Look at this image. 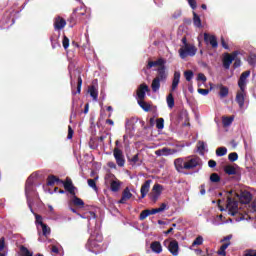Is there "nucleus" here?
<instances>
[{
    "label": "nucleus",
    "mask_w": 256,
    "mask_h": 256,
    "mask_svg": "<svg viewBox=\"0 0 256 256\" xmlns=\"http://www.w3.org/2000/svg\"><path fill=\"white\" fill-rule=\"evenodd\" d=\"M174 166L178 173L185 174L183 171H193V169L201 167V158L199 156L177 158L174 160Z\"/></svg>",
    "instance_id": "nucleus-1"
},
{
    "label": "nucleus",
    "mask_w": 256,
    "mask_h": 256,
    "mask_svg": "<svg viewBox=\"0 0 256 256\" xmlns=\"http://www.w3.org/2000/svg\"><path fill=\"white\" fill-rule=\"evenodd\" d=\"M102 243L103 234L97 231L90 235V238L88 239L86 244V248L89 249L91 253H95V255H97L103 251Z\"/></svg>",
    "instance_id": "nucleus-2"
},
{
    "label": "nucleus",
    "mask_w": 256,
    "mask_h": 256,
    "mask_svg": "<svg viewBox=\"0 0 256 256\" xmlns=\"http://www.w3.org/2000/svg\"><path fill=\"white\" fill-rule=\"evenodd\" d=\"M167 81V72L165 71V68H158L157 69V75L152 80L151 89L153 93H157L159 89H161V82L165 83Z\"/></svg>",
    "instance_id": "nucleus-3"
},
{
    "label": "nucleus",
    "mask_w": 256,
    "mask_h": 256,
    "mask_svg": "<svg viewBox=\"0 0 256 256\" xmlns=\"http://www.w3.org/2000/svg\"><path fill=\"white\" fill-rule=\"evenodd\" d=\"M178 53L181 59H186V57H195L197 53V48L193 44H188L181 47Z\"/></svg>",
    "instance_id": "nucleus-4"
},
{
    "label": "nucleus",
    "mask_w": 256,
    "mask_h": 256,
    "mask_svg": "<svg viewBox=\"0 0 256 256\" xmlns=\"http://www.w3.org/2000/svg\"><path fill=\"white\" fill-rule=\"evenodd\" d=\"M229 215H232V217H235L237 213H239V202L237 200H234L231 198V196L227 197V205Z\"/></svg>",
    "instance_id": "nucleus-5"
},
{
    "label": "nucleus",
    "mask_w": 256,
    "mask_h": 256,
    "mask_svg": "<svg viewBox=\"0 0 256 256\" xmlns=\"http://www.w3.org/2000/svg\"><path fill=\"white\" fill-rule=\"evenodd\" d=\"M233 239V234H229L225 236L220 243H223L220 249L218 250L217 254L221 256H227V248L231 245V240Z\"/></svg>",
    "instance_id": "nucleus-6"
},
{
    "label": "nucleus",
    "mask_w": 256,
    "mask_h": 256,
    "mask_svg": "<svg viewBox=\"0 0 256 256\" xmlns=\"http://www.w3.org/2000/svg\"><path fill=\"white\" fill-rule=\"evenodd\" d=\"M113 157L118 167H125L126 161H125V154H123V150H121L119 147H115L113 149Z\"/></svg>",
    "instance_id": "nucleus-7"
},
{
    "label": "nucleus",
    "mask_w": 256,
    "mask_h": 256,
    "mask_svg": "<svg viewBox=\"0 0 256 256\" xmlns=\"http://www.w3.org/2000/svg\"><path fill=\"white\" fill-rule=\"evenodd\" d=\"M36 225H40L42 227V235L44 237H49L51 235V228L48 227L47 224L43 223V217L39 214H35Z\"/></svg>",
    "instance_id": "nucleus-8"
},
{
    "label": "nucleus",
    "mask_w": 256,
    "mask_h": 256,
    "mask_svg": "<svg viewBox=\"0 0 256 256\" xmlns=\"http://www.w3.org/2000/svg\"><path fill=\"white\" fill-rule=\"evenodd\" d=\"M149 91L151 90L149 89V86L147 84H140L136 90L138 101L145 100V97H147L146 93H149Z\"/></svg>",
    "instance_id": "nucleus-9"
},
{
    "label": "nucleus",
    "mask_w": 256,
    "mask_h": 256,
    "mask_svg": "<svg viewBox=\"0 0 256 256\" xmlns=\"http://www.w3.org/2000/svg\"><path fill=\"white\" fill-rule=\"evenodd\" d=\"M204 43H206V45H211L212 49H217V47H219V42H217V37L207 32L204 33Z\"/></svg>",
    "instance_id": "nucleus-10"
},
{
    "label": "nucleus",
    "mask_w": 256,
    "mask_h": 256,
    "mask_svg": "<svg viewBox=\"0 0 256 256\" xmlns=\"http://www.w3.org/2000/svg\"><path fill=\"white\" fill-rule=\"evenodd\" d=\"M236 197H238L240 203L244 205H248L253 199V195L249 191H242L240 194H236Z\"/></svg>",
    "instance_id": "nucleus-11"
},
{
    "label": "nucleus",
    "mask_w": 256,
    "mask_h": 256,
    "mask_svg": "<svg viewBox=\"0 0 256 256\" xmlns=\"http://www.w3.org/2000/svg\"><path fill=\"white\" fill-rule=\"evenodd\" d=\"M250 75H251V71L249 70L244 71L240 75V78L238 80V87L240 89H245V87H247V79L249 78Z\"/></svg>",
    "instance_id": "nucleus-12"
},
{
    "label": "nucleus",
    "mask_w": 256,
    "mask_h": 256,
    "mask_svg": "<svg viewBox=\"0 0 256 256\" xmlns=\"http://www.w3.org/2000/svg\"><path fill=\"white\" fill-rule=\"evenodd\" d=\"M60 184H62L64 186L65 191H68V193H70V195H75V187L73 185V181L71 180V178H67L66 181L60 182Z\"/></svg>",
    "instance_id": "nucleus-13"
},
{
    "label": "nucleus",
    "mask_w": 256,
    "mask_h": 256,
    "mask_svg": "<svg viewBox=\"0 0 256 256\" xmlns=\"http://www.w3.org/2000/svg\"><path fill=\"white\" fill-rule=\"evenodd\" d=\"M237 54H226L222 60L224 69H229Z\"/></svg>",
    "instance_id": "nucleus-14"
},
{
    "label": "nucleus",
    "mask_w": 256,
    "mask_h": 256,
    "mask_svg": "<svg viewBox=\"0 0 256 256\" xmlns=\"http://www.w3.org/2000/svg\"><path fill=\"white\" fill-rule=\"evenodd\" d=\"M245 89H240L236 94V103L239 105L240 109L245 107Z\"/></svg>",
    "instance_id": "nucleus-15"
},
{
    "label": "nucleus",
    "mask_w": 256,
    "mask_h": 256,
    "mask_svg": "<svg viewBox=\"0 0 256 256\" xmlns=\"http://www.w3.org/2000/svg\"><path fill=\"white\" fill-rule=\"evenodd\" d=\"M65 25H67V21L63 17L57 16L54 19V29H56V31H61V29H65Z\"/></svg>",
    "instance_id": "nucleus-16"
},
{
    "label": "nucleus",
    "mask_w": 256,
    "mask_h": 256,
    "mask_svg": "<svg viewBox=\"0 0 256 256\" xmlns=\"http://www.w3.org/2000/svg\"><path fill=\"white\" fill-rule=\"evenodd\" d=\"M147 69H151L153 67H158V69H164L165 71V60L163 58H159L158 60L156 61H149L148 64H147Z\"/></svg>",
    "instance_id": "nucleus-17"
},
{
    "label": "nucleus",
    "mask_w": 256,
    "mask_h": 256,
    "mask_svg": "<svg viewBox=\"0 0 256 256\" xmlns=\"http://www.w3.org/2000/svg\"><path fill=\"white\" fill-rule=\"evenodd\" d=\"M151 183H153L152 180H146L140 189V193H141V198L145 199V197H147V193H149V189H151Z\"/></svg>",
    "instance_id": "nucleus-18"
},
{
    "label": "nucleus",
    "mask_w": 256,
    "mask_h": 256,
    "mask_svg": "<svg viewBox=\"0 0 256 256\" xmlns=\"http://www.w3.org/2000/svg\"><path fill=\"white\" fill-rule=\"evenodd\" d=\"M168 250L173 256L179 255V242H177V240L170 241Z\"/></svg>",
    "instance_id": "nucleus-19"
},
{
    "label": "nucleus",
    "mask_w": 256,
    "mask_h": 256,
    "mask_svg": "<svg viewBox=\"0 0 256 256\" xmlns=\"http://www.w3.org/2000/svg\"><path fill=\"white\" fill-rule=\"evenodd\" d=\"M73 13L79 18V17H85L87 15V6L85 4L80 3V5L73 10Z\"/></svg>",
    "instance_id": "nucleus-20"
},
{
    "label": "nucleus",
    "mask_w": 256,
    "mask_h": 256,
    "mask_svg": "<svg viewBox=\"0 0 256 256\" xmlns=\"http://www.w3.org/2000/svg\"><path fill=\"white\" fill-rule=\"evenodd\" d=\"M180 81H181V72L175 71L172 79L171 91H176L177 87H179Z\"/></svg>",
    "instance_id": "nucleus-21"
},
{
    "label": "nucleus",
    "mask_w": 256,
    "mask_h": 256,
    "mask_svg": "<svg viewBox=\"0 0 256 256\" xmlns=\"http://www.w3.org/2000/svg\"><path fill=\"white\" fill-rule=\"evenodd\" d=\"M131 197H133V194L131 193V191L129 190V188H125L122 192V197L121 199L118 201V203L125 205V203H127V201H129V199H131Z\"/></svg>",
    "instance_id": "nucleus-22"
},
{
    "label": "nucleus",
    "mask_w": 256,
    "mask_h": 256,
    "mask_svg": "<svg viewBox=\"0 0 256 256\" xmlns=\"http://www.w3.org/2000/svg\"><path fill=\"white\" fill-rule=\"evenodd\" d=\"M150 249L153 253H156V255L163 253V246L161 245V242H159V241H153L150 244Z\"/></svg>",
    "instance_id": "nucleus-23"
},
{
    "label": "nucleus",
    "mask_w": 256,
    "mask_h": 256,
    "mask_svg": "<svg viewBox=\"0 0 256 256\" xmlns=\"http://www.w3.org/2000/svg\"><path fill=\"white\" fill-rule=\"evenodd\" d=\"M55 183L57 185H61V183H63V180L59 179V177H57L55 175L48 176V178H47L48 187H53V185H55Z\"/></svg>",
    "instance_id": "nucleus-24"
},
{
    "label": "nucleus",
    "mask_w": 256,
    "mask_h": 256,
    "mask_svg": "<svg viewBox=\"0 0 256 256\" xmlns=\"http://www.w3.org/2000/svg\"><path fill=\"white\" fill-rule=\"evenodd\" d=\"M173 153H175V150H171L167 147L155 151V155H157V157H161L163 155H173Z\"/></svg>",
    "instance_id": "nucleus-25"
},
{
    "label": "nucleus",
    "mask_w": 256,
    "mask_h": 256,
    "mask_svg": "<svg viewBox=\"0 0 256 256\" xmlns=\"http://www.w3.org/2000/svg\"><path fill=\"white\" fill-rule=\"evenodd\" d=\"M52 49H57L58 47H61V44L59 43V34H52L50 37Z\"/></svg>",
    "instance_id": "nucleus-26"
},
{
    "label": "nucleus",
    "mask_w": 256,
    "mask_h": 256,
    "mask_svg": "<svg viewBox=\"0 0 256 256\" xmlns=\"http://www.w3.org/2000/svg\"><path fill=\"white\" fill-rule=\"evenodd\" d=\"M88 91L90 93V97H92L94 101H97L99 97V90H97V87H95V85H91L89 86Z\"/></svg>",
    "instance_id": "nucleus-27"
},
{
    "label": "nucleus",
    "mask_w": 256,
    "mask_h": 256,
    "mask_svg": "<svg viewBox=\"0 0 256 256\" xmlns=\"http://www.w3.org/2000/svg\"><path fill=\"white\" fill-rule=\"evenodd\" d=\"M72 203L75 205V207H80L81 209L82 207H85V202H83V199L77 197L75 194L73 195Z\"/></svg>",
    "instance_id": "nucleus-28"
},
{
    "label": "nucleus",
    "mask_w": 256,
    "mask_h": 256,
    "mask_svg": "<svg viewBox=\"0 0 256 256\" xmlns=\"http://www.w3.org/2000/svg\"><path fill=\"white\" fill-rule=\"evenodd\" d=\"M138 105L141 107V109H143V111H145L146 113H148V111H151V104L145 102V100H138Z\"/></svg>",
    "instance_id": "nucleus-29"
},
{
    "label": "nucleus",
    "mask_w": 256,
    "mask_h": 256,
    "mask_svg": "<svg viewBox=\"0 0 256 256\" xmlns=\"http://www.w3.org/2000/svg\"><path fill=\"white\" fill-rule=\"evenodd\" d=\"M110 189L113 191V193H117L121 189V182L113 180L110 183Z\"/></svg>",
    "instance_id": "nucleus-30"
},
{
    "label": "nucleus",
    "mask_w": 256,
    "mask_h": 256,
    "mask_svg": "<svg viewBox=\"0 0 256 256\" xmlns=\"http://www.w3.org/2000/svg\"><path fill=\"white\" fill-rule=\"evenodd\" d=\"M224 171L226 175H237V169H235L233 165L225 166Z\"/></svg>",
    "instance_id": "nucleus-31"
},
{
    "label": "nucleus",
    "mask_w": 256,
    "mask_h": 256,
    "mask_svg": "<svg viewBox=\"0 0 256 256\" xmlns=\"http://www.w3.org/2000/svg\"><path fill=\"white\" fill-rule=\"evenodd\" d=\"M166 102L169 109H173V107H175V98L173 97V93L168 94Z\"/></svg>",
    "instance_id": "nucleus-32"
},
{
    "label": "nucleus",
    "mask_w": 256,
    "mask_h": 256,
    "mask_svg": "<svg viewBox=\"0 0 256 256\" xmlns=\"http://www.w3.org/2000/svg\"><path fill=\"white\" fill-rule=\"evenodd\" d=\"M99 179V176H96L94 179H88L87 183L93 189L94 191H98L97 188V180Z\"/></svg>",
    "instance_id": "nucleus-33"
},
{
    "label": "nucleus",
    "mask_w": 256,
    "mask_h": 256,
    "mask_svg": "<svg viewBox=\"0 0 256 256\" xmlns=\"http://www.w3.org/2000/svg\"><path fill=\"white\" fill-rule=\"evenodd\" d=\"M193 23L195 27L201 28V17L198 16L197 12H193Z\"/></svg>",
    "instance_id": "nucleus-34"
},
{
    "label": "nucleus",
    "mask_w": 256,
    "mask_h": 256,
    "mask_svg": "<svg viewBox=\"0 0 256 256\" xmlns=\"http://www.w3.org/2000/svg\"><path fill=\"white\" fill-rule=\"evenodd\" d=\"M227 95H229V88H227V86L221 85L219 96L223 99V98L227 97Z\"/></svg>",
    "instance_id": "nucleus-35"
},
{
    "label": "nucleus",
    "mask_w": 256,
    "mask_h": 256,
    "mask_svg": "<svg viewBox=\"0 0 256 256\" xmlns=\"http://www.w3.org/2000/svg\"><path fill=\"white\" fill-rule=\"evenodd\" d=\"M77 19L78 16H76L75 13L72 12L71 16L68 18V23H70V27H75V25H77Z\"/></svg>",
    "instance_id": "nucleus-36"
},
{
    "label": "nucleus",
    "mask_w": 256,
    "mask_h": 256,
    "mask_svg": "<svg viewBox=\"0 0 256 256\" xmlns=\"http://www.w3.org/2000/svg\"><path fill=\"white\" fill-rule=\"evenodd\" d=\"M33 189V181H31V178H28L25 184V193L28 195L30 191Z\"/></svg>",
    "instance_id": "nucleus-37"
},
{
    "label": "nucleus",
    "mask_w": 256,
    "mask_h": 256,
    "mask_svg": "<svg viewBox=\"0 0 256 256\" xmlns=\"http://www.w3.org/2000/svg\"><path fill=\"white\" fill-rule=\"evenodd\" d=\"M152 192L161 196V193H163V185L154 184V186L152 188Z\"/></svg>",
    "instance_id": "nucleus-38"
},
{
    "label": "nucleus",
    "mask_w": 256,
    "mask_h": 256,
    "mask_svg": "<svg viewBox=\"0 0 256 256\" xmlns=\"http://www.w3.org/2000/svg\"><path fill=\"white\" fill-rule=\"evenodd\" d=\"M197 149H198L199 155H205V142L199 141L197 143Z\"/></svg>",
    "instance_id": "nucleus-39"
},
{
    "label": "nucleus",
    "mask_w": 256,
    "mask_h": 256,
    "mask_svg": "<svg viewBox=\"0 0 256 256\" xmlns=\"http://www.w3.org/2000/svg\"><path fill=\"white\" fill-rule=\"evenodd\" d=\"M83 85V79L81 78V75L79 74L78 75V78H77V90L76 92L74 93V95H77V93H81V87Z\"/></svg>",
    "instance_id": "nucleus-40"
},
{
    "label": "nucleus",
    "mask_w": 256,
    "mask_h": 256,
    "mask_svg": "<svg viewBox=\"0 0 256 256\" xmlns=\"http://www.w3.org/2000/svg\"><path fill=\"white\" fill-rule=\"evenodd\" d=\"M216 155H217V157H224V155H227V149L225 147L217 148Z\"/></svg>",
    "instance_id": "nucleus-41"
},
{
    "label": "nucleus",
    "mask_w": 256,
    "mask_h": 256,
    "mask_svg": "<svg viewBox=\"0 0 256 256\" xmlns=\"http://www.w3.org/2000/svg\"><path fill=\"white\" fill-rule=\"evenodd\" d=\"M194 75L195 74L193 73V70H186L184 72V77H185L186 81H188V82L193 80Z\"/></svg>",
    "instance_id": "nucleus-42"
},
{
    "label": "nucleus",
    "mask_w": 256,
    "mask_h": 256,
    "mask_svg": "<svg viewBox=\"0 0 256 256\" xmlns=\"http://www.w3.org/2000/svg\"><path fill=\"white\" fill-rule=\"evenodd\" d=\"M247 62L249 63V65H251V67H255V65H256V55L255 54H250L247 58Z\"/></svg>",
    "instance_id": "nucleus-43"
},
{
    "label": "nucleus",
    "mask_w": 256,
    "mask_h": 256,
    "mask_svg": "<svg viewBox=\"0 0 256 256\" xmlns=\"http://www.w3.org/2000/svg\"><path fill=\"white\" fill-rule=\"evenodd\" d=\"M149 215H151L149 209L143 210L139 215L140 221H145V219L148 218Z\"/></svg>",
    "instance_id": "nucleus-44"
},
{
    "label": "nucleus",
    "mask_w": 256,
    "mask_h": 256,
    "mask_svg": "<svg viewBox=\"0 0 256 256\" xmlns=\"http://www.w3.org/2000/svg\"><path fill=\"white\" fill-rule=\"evenodd\" d=\"M210 181L212 183H219V181H221V176H219V174H217V173H212L210 175Z\"/></svg>",
    "instance_id": "nucleus-45"
},
{
    "label": "nucleus",
    "mask_w": 256,
    "mask_h": 256,
    "mask_svg": "<svg viewBox=\"0 0 256 256\" xmlns=\"http://www.w3.org/2000/svg\"><path fill=\"white\" fill-rule=\"evenodd\" d=\"M165 127V119L163 118H158L156 120V128L157 129H163Z\"/></svg>",
    "instance_id": "nucleus-46"
},
{
    "label": "nucleus",
    "mask_w": 256,
    "mask_h": 256,
    "mask_svg": "<svg viewBox=\"0 0 256 256\" xmlns=\"http://www.w3.org/2000/svg\"><path fill=\"white\" fill-rule=\"evenodd\" d=\"M228 159L229 161H231L232 163H235V161H237V159H239V154H237V152H232L228 155Z\"/></svg>",
    "instance_id": "nucleus-47"
},
{
    "label": "nucleus",
    "mask_w": 256,
    "mask_h": 256,
    "mask_svg": "<svg viewBox=\"0 0 256 256\" xmlns=\"http://www.w3.org/2000/svg\"><path fill=\"white\" fill-rule=\"evenodd\" d=\"M20 251L23 253V256H33V252L29 251L25 246H21Z\"/></svg>",
    "instance_id": "nucleus-48"
},
{
    "label": "nucleus",
    "mask_w": 256,
    "mask_h": 256,
    "mask_svg": "<svg viewBox=\"0 0 256 256\" xmlns=\"http://www.w3.org/2000/svg\"><path fill=\"white\" fill-rule=\"evenodd\" d=\"M149 197H150V201L154 202V203H157V201L159 200V197H161L159 194L155 193V192H151L149 194Z\"/></svg>",
    "instance_id": "nucleus-49"
},
{
    "label": "nucleus",
    "mask_w": 256,
    "mask_h": 256,
    "mask_svg": "<svg viewBox=\"0 0 256 256\" xmlns=\"http://www.w3.org/2000/svg\"><path fill=\"white\" fill-rule=\"evenodd\" d=\"M195 245H203V236H198L192 243V247Z\"/></svg>",
    "instance_id": "nucleus-50"
},
{
    "label": "nucleus",
    "mask_w": 256,
    "mask_h": 256,
    "mask_svg": "<svg viewBox=\"0 0 256 256\" xmlns=\"http://www.w3.org/2000/svg\"><path fill=\"white\" fill-rule=\"evenodd\" d=\"M62 45H63L64 49H69V38L65 35L62 40Z\"/></svg>",
    "instance_id": "nucleus-51"
},
{
    "label": "nucleus",
    "mask_w": 256,
    "mask_h": 256,
    "mask_svg": "<svg viewBox=\"0 0 256 256\" xmlns=\"http://www.w3.org/2000/svg\"><path fill=\"white\" fill-rule=\"evenodd\" d=\"M197 80L202 81V83H206L207 82V76H205V74H203V73H198Z\"/></svg>",
    "instance_id": "nucleus-52"
},
{
    "label": "nucleus",
    "mask_w": 256,
    "mask_h": 256,
    "mask_svg": "<svg viewBox=\"0 0 256 256\" xmlns=\"http://www.w3.org/2000/svg\"><path fill=\"white\" fill-rule=\"evenodd\" d=\"M75 131L73 130V128L71 126H68V135H67V139H73V135H74Z\"/></svg>",
    "instance_id": "nucleus-53"
},
{
    "label": "nucleus",
    "mask_w": 256,
    "mask_h": 256,
    "mask_svg": "<svg viewBox=\"0 0 256 256\" xmlns=\"http://www.w3.org/2000/svg\"><path fill=\"white\" fill-rule=\"evenodd\" d=\"M188 5H190L191 9L195 10L197 9V1L195 0H187Z\"/></svg>",
    "instance_id": "nucleus-54"
},
{
    "label": "nucleus",
    "mask_w": 256,
    "mask_h": 256,
    "mask_svg": "<svg viewBox=\"0 0 256 256\" xmlns=\"http://www.w3.org/2000/svg\"><path fill=\"white\" fill-rule=\"evenodd\" d=\"M209 91H211V90L198 88V93H199L200 95L207 96V95H209Z\"/></svg>",
    "instance_id": "nucleus-55"
},
{
    "label": "nucleus",
    "mask_w": 256,
    "mask_h": 256,
    "mask_svg": "<svg viewBox=\"0 0 256 256\" xmlns=\"http://www.w3.org/2000/svg\"><path fill=\"white\" fill-rule=\"evenodd\" d=\"M239 67H241V59L235 58V59H234V64H233V68H234V69H237V68H239Z\"/></svg>",
    "instance_id": "nucleus-56"
},
{
    "label": "nucleus",
    "mask_w": 256,
    "mask_h": 256,
    "mask_svg": "<svg viewBox=\"0 0 256 256\" xmlns=\"http://www.w3.org/2000/svg\"><path fill=\"white\" fill-rule=\"evenodd\" d=\"M130 163H133L134 165L139 162V154L134 155L131 159H129Z\"/></svg>",
    "instance_id": "nucleus-57"
},
{
    "label": "nucleus",
    "mask_w": 256,
    "mask_h": 256,
    "mask_svg": "<svg viewBox=\"0 0 256 256\" xmlns=\"http://www.w3.org/2000/svg\"><path fill=\"white\" fill-rule=\"evenodd\" d=\"M223 123L226 126L227 125H231V123H233V117H226V118H224Z\"/></svg>",
    "instance_id": "nucleus-58"
},
{
    "label": "nucleus",
    "mask_w": 256,
    "mask_h": 256,
    "mask_svg": "<svg viewBox=\"0 0 256 256\" xmlns=\"http://www.w3.org/2000/svg\"><path fill=\"white\" fill-rule=\"evenodd\" d=\"M244 256H256V250L248 249Z\"/></svg>",
    "instance_id": "nucleus-59"
},
{
    "label": "nucleus",
    "mask_w": 256,
    "mask_h": 256,
    "mask_svg": "<svg viewBox=\"0 0 256 256\" xmlns=\"http://www.w3.org/2000/svg\"><path fill=\"white\" fill-rule=\"evenodd\" d=\"M221 45H222L223 49L229 50V44H227V42H225L224 37H221Z\"/></svg>",
    "instance_id": "nucleus-60"
},
{
    "label": "nucleus",
    "mask_w": 256,
    "mask_h": 256,
    "mask_svg": "<svg viewBox=\"0 0 256 256\" xmlns=\"http://www.w3.org/2000/svg\"><path fill=\"white\" fill-rule=\"evenodd\" d=\"M208 166L210 167V169H213V168L217 167V162L215 160H209Z\"/></svg>",
    "instance_id": "nucleus-61"
},
{
    "label": "nucleus",
    "mask_w": 256,
    "mask_h": 256,
    "mask_svg": "<svg viewBox=\"0 0 256 256\" xmlns=\"http://www.w3.org/2000/svg\"><path fill=\"white\" fill-rule=\"evenodd\" d=\"M5 249V237L0 238V252Z\"/></svg>",
    "instance_id": "nucleus-62"
},
{
    "label": "nucleus",
    "mask_w": 256,
    "mask_h": 256,
    "mask_svg": "<svg viewBox=\"0 0 256 256\" xmlns=\"http://www.w3.org/2000/svg\"><path fill=\"white\" fill-rule=\"evenodd\" d=\"M150 215H156V213H161L159 208H153L152 210H149Z\"/></svg>",
    "instance_id": "nucleus-63"
},
{
    "label": "nucleus",
    "mask_w": 256,
    "mask_h": 256,
    "mask_svg": "<svg viewBox=\"0 0 256 256\" xmlns=\"http://www.w3.org/2000/svg\"><path fill=\"white\" fill-rule=\"evenodd\" d=\"M51 252L57 254V253H59V248L57 246L53 245L51 248Z\"/></svg>",
    "instance_id": "nucleus-64"
}]
</instances>
